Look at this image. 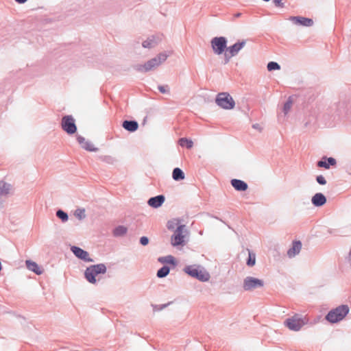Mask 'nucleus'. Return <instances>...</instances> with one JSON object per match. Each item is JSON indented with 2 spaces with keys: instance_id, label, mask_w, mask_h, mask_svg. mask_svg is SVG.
I'll return each mask as SVG.
<instances>
[{
  "instance_id": "obj_1",
  "label": "nucleus",
  "mask_w": 351,
  "mask_h": 351,
  "mask_svg": "<svg viewBox=\"0 0 351 351\" xmlns=\"http://www.w3.org/2000/svg\"><path fill=\"white\" fill-rule=\"evenodd\" d=\"M106 270V266L103 263L93 265L86 268L84 276L90 283L95 284L97 282V276L99 274H104Z\"/></svg>"
},
{
  "instance_id": "obj_2",
  "label": "nucleus",
  "mask_w": 351,
  "mask_h": 351,
  "mask_svg": "<svg viewBox=\"0 0 351 351\" xmlns=\"http://www.w3.org/2000/svg\"><path fill=\"white\" fill-rule=\"evenodd\" d=\"M167 58L165 54H159L156 58H152L143 64L136 66V70L139 72H148L157 68Z\"/></svg>"
},
{
  "instance_id": "obj_3",
  "label": "nucleus",
  "mask_w": 351,
  "mask_h": 351,
  "mask_svg": "<svg viewBox=\"0 0 351 351\" xmlns=\"http://www.w3.org/2000/svg\"><path fill=\"white\" fill-rule=\"evenodd\" d=\"M349 312L347 305H341L330 311L326 319L330 323H336L342 320Z\"/></svg>"
},
{
  "instance_id": "obj_4",
  "label": "nucleus",
  "mask_w": 351,
  "mask_h": 351,
  "mask_svg": "<svg viewBox=\"0 0 351 351\" xmlns=\"http://www.w3.org/2000/svg\"><path fill=\"white\" fill-rule=\"evenodd\" d=\"M184 271L189 276L198 279L200 281L206 282L210 278L209 274L203 268L199 266L190 265L184 268Z\"/></svg>"
},
{
  "instance_id": "obj_5",
  "label": "nucleus",
  "mask_w": 351,
  "mask_h": 351,
  "mask_svg": "<svg viewBox=\"0 0 351 351\" xmlns=\"http://www.w3.org/2000/svg\"><path fill=\"white\" fill-rule=\"evenodd\" d=\"M190 238V231L185 225H182L177 220V246L185 245Z\"/></svg>"
},
{
  "instance_id": "obj_6",
  "label": "nucleus",
  "mask_w": 351,
  "mask_h": 351,
  "mask_svg": "<svg viewBox=\"0 0 351 351\" xmlns=\"http://www.w3.org/2000/svg\"><path fill=\"white\" fill-rule=\"evenodd\" d=\"M216 103L218 106L226 110L232 109L235 105L233 98L227 93H219L216 98Z\"/></svg>"
},
{
  "instance_id": "obj_7",
  "label": "nucleus",
  "mask_w": 351,
  "mask_h": 351,
  "mask_svg": "<svg viewBox=\"0 0 351 351\" xmlns=\"http://www.w3.org/2000/svg\"><path fill=\"white\" fill-rule=\"evenodd\" d=\"M307 320L301 318L298 315H295L291 318L287 319L285 322V325L290 330L298 331L304 324H306Z\"/></svg>"
},
{
  "instance_id": "obj_8",
  "label": "nucleus",
  "mask_w": 351,
  "mask_h": 351,
  "mask_svg": "<svg viewBox=\"0 0 351 351\" xmlns=\"http://www.w3.org/2000/svg\"><path fill=\"white\" fill-rule=\"evenodd\" d=\"M264 281L252 276L246 277L243 280V288L245 291H252L255 289L263 287Z\"/></svg>"
},
{
  "instance_id": "obj_9",
  "label": "nucleus",
  "mask_w": 351,
  "mask_h": 351,
  "mask_svg": "<svg viewBox=\"0 0 351 351\" xmlns=\"http://www.w3.org/2000/svg\"><path fill=\"white\" fill-rule=\"evenodd\" d=\"M62 128L69 134H74L77 130L75 120L71 115L64 116L62 119Z\"/></svg>"
},
{
  "instance_id": "obj_10",
  "label": "nucleus",
  "mask_w": 351,
  "mask_h": 351,
  "mask_svg": "<svg viewBox=\"0 0 351 351\" xmlns=\"http://www.w3.org/2000/svg\"><path fill=\"white\" fill-rule=\"evenodd\" d=\"M226 44L227 40L226 38L222 36L215 37L211 40L212 48L214 52L217 55H220L224 51V49L226 48Z\"/></svg>"
},
{
  "instance_id": "obj_11",
  "label": "nucleus",
  "mask_w": 351,
  "mask_h": 351,
  "mask_svg": "<svg viewBox=\"0 0 351 351\" xmlns=\"http://www.w3.org/2000/svg\"><path fill=\"white\" fill-rule=\"evenodd\" d=\"M245 42L243 41L241 43H235L232 46L227 48L225 53V57L227 61H228L232 57L236 56L239 51L245 46Z\"/></svg>"
},
{
  "instance_id": "obj_12",
  "label": "nucleus",
  "mask_w": 351,
  "mask_h": 351,
  "mask_svg": "<svg viewBox=\"0 0 351 351\" xmlns=\"http://www.w3.org/2000/svg\"><path fill=\"white\" fill-rule=\"evenodd\" d=\"M71 251L73 252V254L79 258L87 261V262H92L93 260L89 258V254L86 251H84V250L81 249L80 247L73 246L71 247Z\"/></svg>"
},
{
  "instance_id": "obj_13",
  "label": "nucleus",
  "mask_w": 351,
  "mask_h": 351,
  "mask_svg": "<svg viewBox=\"0 0 351 351\" xmlns=\"http://www.w3.org/2000/svg\"><path fill=\"white\" fill-rule=\"evenodd\" d=\"M291 20L295 24H299L303 26H311L313 24V21L311 19L302 17V16H293Z\"/></svg>"
},
{
  "instance_id": "obj_14",
  "label": "nucleus",
  "mask_w": 351,
  "mask_h": 351,
  "mask_svg": "<svg viewBox=\"0 0 351 351\" xmlns=\"http://www.w3.org/2000/svg\"><path fill=\"white\" fill-rule=\"evenodd\" d=\"M165 202V197L162 195L151 197L147 203L152 208H157L160 207Z\"/></svg>"
},
{
  "instance_id": "obj_15",
  "label": "nucleus",
  "mask_w": 351,
  "mask_h": 351,
  "mask_svg": "<svg viewBox=\"0 0 351 351\" xmlns=\"http://www.w3.org/2000/svg\"><path fill=\"white\" fill-rule=\"evenodd\" d=\"M302 248V243L299 241H295L292 243V247L288 250L287 254L289 257H293L299 254Z\"/></svg>"
},
{
  "instance_id": "obj_16",
  "label": "nucleus",
  "mask_w": 351,
  "mask_h": 351,
  "mask_svg": "<svg viewBox=\"0 0 351 351\" xmlns=\"http://www.w3.org/2000/svg\"><path fill=\"white\" fill-rule=\"evenodd\" d=\"M231 184L235 190L239 191H245L247 189V184L245 182L241 180L232 179L231 180Z\"/></svg>"
},
{
  "instance_id": "obj_17",
  "label": "nucleus",
  "mask_w": 351,
  "mask_h": 351,
  "mask_svg": "<svg viewBox=\"0 0 351 351\" xmlns=\"http://www.w3.org/2000/svg\"><path fill=\"white\" fill-rule=\"evenodd\" d=\"M326 202V199L325 196L320 193H316L312 197V203L315 206H322Z\"/></svg>"
},
{
  "instance_id": "obj_18",
  "label": "nucleus",
  "mask_w": 351,
  "mask_h": 351,
  "mask_svg": "<svg viewBox=\"0 0 351 351\" xmlns=\"http://www.w3.org/2000/svg\"><path fill=\"white\" fill-rule=\"evenodd\" d=\"M26 266L29 270L34 271L38 275H40L43 272V269L36 262L26 261Z\"/></svg>"
},
{
  "instance_id": "obj_19",
  "label": "nucleus",
  "mask_w": 351,
  "mask_h": 351,
  "mask_svg": "<svg viewBox=\"0 0 351 351\" xmlns=\"http://www.w3.org/2000/svg\"><path fill=\"white\" fill-rule=\"evenodd\" d=\"M77 139L78 143L80 144L81 147L84 149L90 152H93L96 150L93 145L90 142L86 141V139L84 137L78 136Z\"/></svg>"
},
{
  "instance_id": "obj_20",
  "label": "nucleus",
  "mask_w": 351,
  "mask_h": 351,
  "mask_svg": "<svg viewBox=\"0 0 351 351\" xmlns=\"http://www.w3.org/2000/svg\"><path fill=\"white\" fill-rule=\"evenodd\" d=\"M123 127L129 132H134L138 129V125L134 121H125L123 122Z\"/></svg>"
},
{
  "instance_id": "obj_21",
  "label": "nucleus",
  "mask_w": 351,
  "mask_h": 351,
  "mask_svg": "<svg viewBox=\"0 0 351 351\" xmlns=\"http://www.w3.org/2000/svg\"><path fill=\"white\" fill-rule=\"evenodd\" d=\"M11 186L3 181L0 182V197L10 193Z\"/></svg>"
},
{
  "instance_id": "obj_22",
  "label": "nucleus",
  "mask_w": 351,
  "mask_h": 351,
  "mask_svg": "<svg viewBox=\"0 0 351 351\" xmlns=\"http://www.w3.org/2000/svg\"><path fill=\"white\" fill-rule=\"evenodd\" d=\"M178 143L181 147L186 149H191L193 146V141L187 138H181L179 139Z\"/></svg>"
},
{
  "instance_id": "obj_23",
  "label": "nucleus",
  "mask_w": 351,
  "mask_h": 351,
  "mask_svg": "<svg viewBox=\"0 0 351 351\" xmlns=\"http://www.w3.org/2000/svg\"><path fill=\"white\" fill-rule=\"evenodd\" d=\"M128 228L123 226H119L114 228L113 230V234L116 237L123 236L127 233Z\"/></svg>"
},
{
  "instance_id": "obj_24",
  "label": "nucleus",
  "mask_w": 351,
  "mask_h": 351,
  "mask_svg": "<svg viewBox=\"0 0 351 351\" xmlns=\"http://www.w3.org/2000/svg\"><path fill=\"white\" fill-rule=\"evenodd\" d=\"M158 261L161 263H168L171 265H174L175 263L174 257L172 256L159 257Z\"/></svg>"
},
{
  "instance_id": "obj_25",
  "label": "nucleus",
  "mask_w": 351,
  "mask_h": 351,
  "mask_svg": "<svg viewBox=\"0 0 351 351\" xmlns=\"http://www.w3.org/2000/svg\"><path fill=\"white\" fill-rule=\"evenodd\" d=\"M157 44V42L154 37L152 38H148L143 43V47L145 48H152L154 47Z\"/></svg>"
},
{
  "instance_id": "obj_26",
  "label": "nucleus",
  "mask_w": 351,
  "mask_h": 351,
  "mask_svg": "<svg viewBox=\"0 0 351 351\" xmlns=\"http://www.w3.org/2000/svg\"><path fill=\"white\" fill-rule=\"evenodd\" d=\"M169 267L168 266H163L157 271V276L160 278L167 276L169 273Z\"/></svg>"
},
{
  "instance_id": "obj_27",
  "label": "nucleus",
  "mask_w": 351,
  "mask_h": 351,
  "mask_svg": "<svg viewBox=\"0 0 351 351\" xmlns=\"http://www.w3.org/2000/svg\"><path fill=\"white\" fill-rule=\"evenodd\" d=\"M249 257L247 261V265L250 267H253L256 263V255L252 252L248 250Z\"/></svg>"
},
{
  "instance_id": "obj_28",
  "label": "nucleus",
  "mask_w": 351,
  "mask_h": 351,
  "mask_svg": "<svg viewBox=\"0 0 351 351\" xmlns=\"http://www.w3.org/2000/svg\"><path fill=\"white\" fill-rule=\"evenodd\" d=\"M75 216L79 219H83L85 218L86 217V214H85V209L84 208H78L75 211V213H74Z\"/></svg>"
},
{
  "instance_id": "obj_29",
  "label": "nucleus",
  "mask_w": 351,
  "mask_h": 351,
  "mask_svg": "<svg viewBox=\"0 0 351 351\" xmlns=\"http://www.w3.org/2000/svg\"><path fill=\"white\" fill-rule=\"evenodd\" d=\"M280 69V65L275 62H270L267 64V69L269 71H271L273 70H279Z\"/></svg>"
},
{
  "instance_id": "obj_30",
  "label": "nucleus",
  "mask_w": 351,
  "mask_h": 351,
  "mask_svg": "<svg viewBox=\"0 0 351 351\" xmlns=\"http://www.w3.org/2000/svg\"><path fill=\"white\" fill-rule=\"evenodd\" d=\"M56 215L58 218L62 219L63 221H66L68 220L67 214L61 210H59L57 211Z\"/></svg>"
},
{
  "instance_id": "obj_31",
  "label": "nucleus",
  "mask_w": 351,
  "mask_h": 351,
  "mask_svg": "<svg viewBox=\"0 0 351 351\" xmlns=\"http://www.w3.org/2000/svg\"><path fill=\"white\" fill-rule=\"evenodd\" d=\"M291 106H292L291 101H287V103L285 104L284 108H283V111H284L285 114L288 113V112L290 110V109L291 108Z\"/></svg>"
},
{
  "instance_id": "obj_32",
  "label": "nucleus",
  "mask_w": 351,
  "mask_h": 351,
  "mask_svg": "<svg viewBox=\"0 0 351 351\" xmlns=\"http://www.w3.org/2000/svg\"><path fill=\"white\" fill-rule=\"evenodd\" d=\"M184 178V174L183 171L177 168V180H183Z\"/></svg>"
},
{
  "instance_id": "obj_33",
  "label": "nucleus",
  "mask_w": 351,
  "mask_h": 351,
  "mask_svg": "<svg viewBox=\"0 0 351 351\" xmlns=\"http://www.w3.org/2000/svg\"><path fill=\"white\" fill-rule=\"evenodd\" d=\"M317 166L319 167H324L325 169H329V164L327 163L326 161L320 160L317 162Z\"/></svg>"
},
{
  "instance_id": "obj_34",
  "label": "nucleus",
  "mask_w": 351,
  "mask_h": 351,
  "mask_svg": "<svg viewBox=\"0 0 351 351\" xmlns=\"http://www.w3.org/2000/svg\"><path fill=\"white\" fill-rule=\"evenodd\" d=\"M316 180H317V182L320 184L324 185V184H326V180L323 176H321V175L318 176L317 177Z\"/></svg>"
},
{
  "instance_id": "obj_35",
  "label": "nucleus",
  "mask_w": 351,
  "mask_h": 351,
  "mask_svg": "<svg viewBox=\"0 0 351 351\" xmlns=\"http://www.w3.org/2000/svg\"><path fill=\"white\" fill-rule=\"evenodd\" d=\"M140 243L143 245H147L149 243V239L147 237H142L140 239Z\"/></svg>"
},
{
  "instance_id": "obj_36",
  "label": "nucleus",
  "mask_w": 351,
  "mask_h": 351,
  "mask_svg": "<svg viewBox=\"0 0 351 351\" xmlns=\"http://www.w3.org/2000/svg\"><path fill=\"white\" fill-rule=\"evenodd\" d=\"M158 90H160V92H161L162 93H168L169 92V90L167 88V86H158Z\"/></svg>"
},
{
  "instance_id": "obj_37",
  "label": "nucleus",
  "mask_w": 351,
  "mask_h": 351,
  "mask_svg": "<svg viewBox=\"0 0 351 351\" xmlns=\"http://www.w3.org/2000/svg\"><path fill=\"white\" fill-rule=\"evenodd\" d=\"M327 160H328L327 163L329 164V166L330 165L334 166L336 164V160L333 158H327Z\"/></svg>"
},
{
  "instance_id": "obj_38",
  "label": "nucleus",
  "mask_w": 351,
  "mask_h": 351,
  "mask_svg": "<svg viewBox=\"0 0 351 351\" xmlns=\"http://www.w3.org/2000/svg\"><path fill=\"white\" fill-rule=\"evenodd\" d=\"M174 222L173 221H168L167 223V228L169 229V230H173L174 228Z\"/></svg>"
},
{
  "instance_id": "obj_39",
  "label": "nucleus",
  "mask_w": 351,
  "mask_h": 351,
  "mask_svg": "<svg viewBox=\"0 0 351 351\" xmlns=\"http://www.w3.org/2000/svg\"><path fill=\"white\" fill-rule=\"evenodd\" d=\"M282 0H274V3L276 6L283 7V3H282Z\"/></svg>"
},
{
  "instance_id": "obj_40",
  "label": "nucleus",
  "mask_w": 351,
  "mask_h": 351,
  "mask_svg": "<svg viewBox=\"0 0 351 351\" xmlns=\"http://www.w3.org/2000/svg\"><path fill=\"white\" fill-rule=\"evenodd\" d=\"M171 244L175 246L176 245V231L171 236Z\"/></svg>"
},
{
  "instance_id": "obj_41",
  "label": "nucleus",
  "mask_w": 351,
  "mask_h": 351,
  "mask_svg": "<svg viewBox=\"0 0 351 351\" xmlns=\"http://www.w3.org/2000/svg\"><path fill=\"white\" fill-rule=\"evenodd\" d=\"M172 177L174 180H176V169H174L173 170V172H172Z\"/></svg>"
},
{
  "instance_id": "obj_42",
  "label": "nucleus",
  "mask_w": 351,
  "mask_h": 351,
  "mask_svg": "<svg viewBox=\"0 0 351 351\" xmlns=\"http://www.w3.org/2000/svg\"><path fill=\"white\" fill-rule=\"evenodd\" d=\"M16 2L19 3H25L27 0H15Z\"/></svg>"
}]
</instances>
